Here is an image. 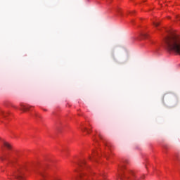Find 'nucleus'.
I'll list each match as a JSON object with an SVG mask.
<instances>
[{
	"instance_id": "ddd939ff",
	"label": "nucleus",
	"mask_w": 180,
	"mask_h": 180,
	"mask_svg": "<svg viewBox=\"0 0 180 180\" xmlns=\"http://www.w3.org/2000/svg\"><path fill=\"white\" fill-rule=\"evenodd\" d=\"M99 137H100V139H102V136L100 135Z\"/></svg>"
},
{
	"instance_id": "0eeeda50",
	"label": "nucleus",
	"mask_w": 180,
	"mask_h": 180,
	"mask_svg": "<svg viewBox=\"0 0 180 180\" xmlns=\"http://www.w3.org/2000/svg\"><path fill=\"white\" fill-rule=\"evenodd\" d=\"M1 115L3 116V117H6V114H5L4 112L1 111Z\"/></svg>"
},
{
	"instance_id": "7ed1b4c3",
	"label": "nucleus",
	"mask_w": 180,
	"mask_h": 180,
	"mask_svg": "<svg viewBox=\"0 0 180 180\" xmlns=\"http://www.w3.org/2000/svg\"><path fill=\"white\" fill-rule=\"evenodd\" d=\"M21 108H20V110H22V112H26L27 110H29L30 109V106H25V105H20Z\"/></svg>"
},
{
	"instance_id": "20e7f679",
	"label": "nucleus",
	"mask_w": 180,
	"mask_h": 180,
	"mask_svg": "<svg viewBox=\"0 0 180 180\" xmlns=\"http://www.w3.org/2000/svg\"><path fill=\"white\" fill-rule=\"evenodd\" d=\"M4 146L8 150H11L12 148V146L9 143H8V142H4Z\"/></svg>"
},
{
	"instance_id": "f03ea898",
	"label": "nucleus",
	"mask_w": 180,
	"mask_h": 180,
	"mask_svg": "<svg viewBox=\"0 0 180 180\" xmlns=\"http://www.w3.org/2000/svg\"><path fill=\"white\" fill-rule=\"evenodd\" d=\"M13 176L18 180H24L25 177H23V171L22 169H18L14 174Z\"/></svg>"
},
{
	"instance_id": "4468645a",
	"label": "nucleus",
	"mask_w": 180,
	"mask_h": 180,
	"mask_svg": "<svg viewBox=\"0 0 180 180\" xmlns=\"http://www.w3.org/2000/svg\"><path fill=\"white\" fill-rule=\"evenodd\" d=\"M143 36H144V37H146L147 36V34H144Z\"/></svg>"
},
{
	"instance_id": "f257e3e1",
	"label": "nucleus",
	"mask_w": 180,
	"mask_h": 180,
	"mask_svg": "<svg viewBox=\"0 0 180 180\" xmlns=\"http://www.w3.org/2000/svg\"><path fill=\"white\" fill-rule=\"evenodd\" d=\"M166 49L176 54H180V37L173 36L165 39Z\"/></svg>"
},
{
	"instance_id": "1a4fd4ad",
	"label": "nucleus",
	"mask_w": 180,
	"mask_h": 180,
	"mask_svg": "<svg viewBox=\"0 0 180 180\" xmlns=\"http://www.w3.org/2000/svg\"><path fill=\"white\" fill-rule=\"evenodd\" d=\"M35 117H41V116H40V115H39V114H37V113H36L35 114Z\"/></svg>"
},
{
	"instance_id": "f8f14e48",
	"label": "nucleus",
	"mask_w": 180,
	"mask_h": 180,
	"mask_svg": "<svg viewBox=\"0 0 180 180\" xmlns=\"http://www.w3.org/2000/svg\"><path fill=\"white\" fill-rule=\"evenodd\" d=\"M10 162H11V163H12V162H15V161H13V160H11V161H10Z\"/></svg>"
},
{
	"instance_id": "6e6552de",
	"label": "nucleus",
	"mask_w": 180,
	"mask_h": 180,
	"mask_svg": "<svg viewBox=\"0 0 180 180\" xmlns=\"http://www.w3.org/2000/svg\"><path fill=\"white\" fill-rule=\"evenodd\" d=\"M153 25L155 27H158V26H160V22H153Z\"/></svg>"
},
{
	"instance_id": "2eb2a0df",
	"label": "nucleus",
	"mask_w": 180,
	"mask_h": 180,
	"mask_svg": "<svg viewBox=\"0 0 180 180\" xmlns=\"http://www.w3.org/2000/svg\"><path fill=\"white\" fill-rule=\"evenodd\" d=\"M120 178L122 179V176H120Z\"/></svg>"
},
{
	"instance_id": "39448f33",
	"label": "nucleus",
	"mask_w": 180,
	"mask_h": 180,
	"mask_svg": "<svg viewBox=\"0 0 180 180\" xmlns=\"http://www.w3.org/2000/svg\"><path fill=\"white\" fill-rule=\"evenodd\" d=\"M0 160H1V161L8 160V155H4V156L0 157Z\"/></svg>"
},
{
	"instance_id": "423d86ee",
	"label": "nucleus",
	"mask_w": 180,
	"mask_h": 180,
	"mask_svg": "<svg viewBox=\"0 0 180 180\" xmlns=\"http://www.w3.org/2000/svg\"><path fill=\"white\" fill-rule=\"evenodd\" d=\"M79 179L81 180H86V178L84 176V174H80Z\"/></svg>"
},
{
	"instance_id": "9b49d317",
	"label": "nucleus",
	"mask_w": 180,
	"mask_h": 180,
	"mask_svg": "<svg viewBox=\"0 0 180 180\" xmlns=\"http://www.w3.org/2000/svg\"><path fill=\"white\" fill-rule=\"evenodd\" d=\"M84 130H86L87 131V133H89V131H88V129H86V128H84Z\"/></svg>"
},
{
	"instance_id": "dca6fc26",
	"label": "nucleus",
	"mask_w": 180,
	"mask_h": 180,
	"mask_svg": "<svg viewBox=\"0 0 180 180\" xmlns=\"http://www.w3.org/2000/svg\"><path fill=\"white\" fill-rule=\"evenodd\" d=\"M179 20H180V18L179 19Z\"/></svg>"
},
{
	"instance_id": "9d476101",
	"label": "nucleus",
	"mask_w": 180,
	"mask_h": 180,
	"mask_svg": "<svg viewBox=\"0 0 180 180\" xmlns=\"http://www.w3.org/2000/svg\"><path fill=\"white\" fill-rule=\"evenodd\" d=\"M41 176L44 178V174L43 173H41Z\"/></svg>"
}]
</instances>
